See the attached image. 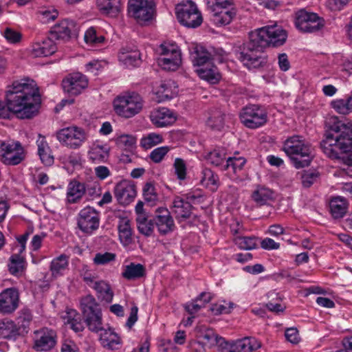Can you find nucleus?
<instances>
[{
    "label": "nucleus",
    "instance_id": "f257e3e1",
    "mask_svg": "<svg viewBox=\"0 0 352 352\" xmlns=\"http://www.w3.org/2000/svg\"><path fill=\"white\" fill-rule=\"evenodd\" d=\"M287 38V32L276 24L259 28L251 32L250 41L240 47L237 58L249 69L263 67L267 63L263 50L270 46H281Z\"/></svg>",
    "mask_w": 352,
    "mask_h": 352
},
{
    "label": "nucleus",
    "instance_id": "f03ea898",
    "mask_svg": "<svg viewBox=\"0 0 352 352\" xmlns=\"http://www.w3.org/2000/svg\"><path fill=\"white\" fill-rule=\"evenodd\" d=\"M325 126L327 131L320 148L328 157L341 160L352 170V121L330 116Z\"/></svg>",
    "mask_w": 352,
    "mask_h": 352
},
{
    "label": "nucleus",
    "instance_id": "7ed1b4c3",
    "mask_svg": "<svg viewBox=\"0 0 352 352\" xmlns=\"http://www.w3.org/2000/svg\"><path fill=\"white\" fill-rule=\"evenodd\" d=\"M5 100L14 115L20 119H30L38 111L40 95L33 83L14 82L6 91Z\"/></svg>",
    "mask_w": 352,
    "mask_h": 352
},
{
    "label": "nucleus",
    "instance_id": "20e7f679",
    "mask_svg": "<svg viewBox=\"0 0 352 352\" xmlns=\"http://www.w3.org/2000/svg\"><path fill=\"white\" fill-rule=\"evenodd\" d=\"M283 150L290 158L296 168L309 166L311 157V146L303 136L294 135L283 143Z\"/></svg>",
    "mask_w": 352,
    "mask_h": 352
},
{
    "label": "nucleus",
    "instance_id": "39448f33",
    "mask_svg": "<svg viewBox=\"0 0 352 352\" xmlns=\"http://www.w3.org/2000/svg\"><path fill=\"white\" fill-rule=\"evenodd\" d=\"M144 101L137 92L128 91L118 96L113 100L115 112L124 118H130L141 112Z\"/></svg>",
    "mask_w": 352,
    "mask_h": 352
},
{
    "label": "nucleus",
    "instance_id": "423d86ee",
    "mask_svg": "<svg viewBox=\"0 0 352 352\" xmlns=\"http://www.w3.org/2000/svg\"><path fill=\"white\" fill-rule=\"evenodd\" d=\"M80 309L89 331L98 333L103 330L102 314L100 305L92 295H87L80 300Z\"/></svg>",
    "mask_w": 352,
    "mask_h": 352
},
{
    "label": "nucleus",
    "instance_id": "0eeeda50",
    "mask_svg": "<svg viewBox=\"0 0 352 352\" xmlns=\"http://www.w3.org/2000/svg\"><path fill=\"white\" fill-rule=\"evenodd\" d=\"M179 23L188 28H197L203 22V17L197 5L191 0L183 1L175 7Z\"/></svg>",
    "mask_w": 352,
    "mask_h": 352
},
{
    "label": "nucleus",
    "instance_id": "6e6552de",
    "mask_svg": "<svg viewBox=\"0 0 352 352\" xmlns=\"http://www.w3.org/2000/svg\"><path fill=\"white\" fill-rule=\"evenodd\" d=\"M160 56L157 63L163 69L177 70L182 63L181 52L177 45L170 43L161 44L157 50Z\"/></svg>",
    "mask_w": 352,
    "mask_h": 352
},
{
    "label": "nucleus",
    "instance_id": "1a4fd4ad",
    "mask_svg": "<svg viewBox=\"0 0 352 352\" xmlns=\"http://www.w3.org/2000/svg\"><path fill=\"white\" fill-rule=\"evenodd\" d=\"M241 122L247 128L256 129L267 122L266 109L258 104H249L243 107L239 113Z\"/></svg>",
    "mask_w": 352,
    "mask_h": 352
},
{
    "label": "nucleus",
    "instance_id": "9d476101",
    "mask_svg": "<svg viewBox=\"0 0 352 352\" xmlns=\"http://www.w3.org/2000/svg\"><path fill=\"white\" fill-rule=\"evenodd\" d=\"M56 138L63 146L71 149H78L87 141L88 135L84 129L71 126L58 131Z\"/></svg>",
    "mask_w": 352,
    "mask_h": 352
},
{
    "label": "nucleus",
    "instance_id": "9b49d317",
    "mask_svg": "<svg viewBox=\"0 0 352 352\" xmlns=\"http://www.w3.org/2000/svg\"><path fill=\"white\" fill-rule=\"evenodd\" d=\"M296 27L303 32H315L324 25V21L316 13L308 12L305 9L296 12Z\"/></svg>",
    "mask_w": 352,
    "mask_h": 352
},
{
    "label": "nucleus",
    "instance_id": "f8f14e48",
    "mask_svg": "<svg viewBox=\"0 0 352 352\" xmlns=\"http://www.w3.org/2000/svg\"><path fill=\"white\" fill-rule=\"evenodd\" d=\"M153 0H129L128 13L138 23L148 21L154 14Z\"/></svg>",
    "mask_w": 352,
    "mask_h": 352
},
{
    "label": "nucleus",
    "instance_id": "ddd939ff",
    "mask_svg": "<svg viewBox=\"0 0 352 352\" xmlns=\"http://www.w3.org/2000/svg\"><path fill=\"white\" fill-rule=\"evenodd\" d=\"M77 222L80 230L87 234H91L99 227L100 214L94 208L87 206L79 212Z\"/></svg>",
    "mask_w": 352,
    "mask_h": 352
},
{
    "label": "nucleus",
    "instance_id": "4468645a",
    "mask_svg": "<svg viewBox=\"0 0 352 352\" xmlns=\"http://www.w3.org/2000/svg\"><path fill=\"white\" fill-rule=\"evenodd\" d=\"M1 148L3 153L1 155V160L6 165H18L25 158L24 148L19 142L10 144L3 143Z\"/></svg>",
    "mask_w": 352,
    "mask_h": 352
},
{
    "label": "nucleus",
    "instance_id": "2eb2a0df",
    "mask_svg": "<svg viewBox=\"0 0 352 352\" xmlns=\"http://www.w3.org/2000/svg\"><path fill=\"white\" fill-rule=\"evenodd\" d=\"M88 84L87 76L80 72L69 74L62 81L63 90L70 96L80 94L88 87Z\"/></svg>",
    "mask_w": 352,
    "mask_h": 352
},
{
    "label": "nucleus",
    "instance_id": "dca6fc26",
    "mask_svg": "<svg viewBox=\"0 0 352 352\" xmlns=\"http://www.w3.org/2000/svg\"><path fill=\"white\" fill-rule=\"evenodd\" d=\"M57 336L54 330L42 328L34 331L33 349L36 351H47L56 344Z\"/></svg>",
    "mask_w": 352,
    "mask_h": 352
},
{
    "label": "nucleus",
    "instance_id": "f3484780",
    "mask_svg": "<svg viewBox=\"0 0 352 352\" xmlns=\"http://www.w3.org/2000/svg\"><path fill=\"white\" fill-rule=\"evenodd\" d=\"M225 53L222 50L219 52L215 50L210 52L202 45H196L192 48L190 56L194 65L201 67L210 63L212 60H218L221 61Z\"/></svg>",
    "mask_w": 352,
    "mask_h": 352
},
{
    "label": "nucleus",
    "instance_id": "a211bd4d",
    "mask_svg": "<svg viewBox=\"0 0 352 352\" xmlns=\"http://www.w3.org/2000/svg\"><path fill=\"white\" fill-rule=\"evenodd\" d=\"M76 34V24L72 20L64 19L56 23L50 30L52 39L63 41H68Z\"/></svg>",
    "mask_w": 352,
    "mask_h": 352
},
{
    "label": "nucleus",
    "instance_id": "6ab92c4d",
    "mask_svg": "<svg viewBox=\"0 0 352 352\" xmlns=\"http://www.w3.org/2000/svg\"><path fill=\"white\" fill-rule=\"evenodd\" d=\"M136 194L135 185L129 180H122L114 188L115 197L122 205H128L132 202Z\"/></svg>",
    "mask_w": 352,
    "mask_h": 352
},
{
    "label": "nucleus",
    "instance_id": "aec40b11",
    "mask_svg": "<svg viewBox=\"0 0 352 352\" xmlns=\"http://www.w3.org/2000/svg\"><path fill=\"white\" fill-rule=\"evenodd\" d=\"M19 292L15 287L7 288L0 293V312L12 314L19 307Z\"/></svg>",
    "mask_w": 352,
    "mask_h": 352
},
{
    "label": "nucleus",
    "instance_id": "412c9836",
    "mask_svg": "<svg viewBox=\"0 0 352 352\" xmlns=\"http://www.w3.org/2000/svg\"><path fill=\"white\" fill-rule=\"evenodd\" d=\"M153 221L158 232L162 235H166L173 232L175 227L170 212L165 208L156 209Z\"/></svg>",
    "mask_w": 352,
    "mask_h": 352
},
{
    "label": "nucleus",
    "instance_id": "4be33fe9",
    "mask_svg": "<svg viewBox=\"0 0 352 352\" xmlns=\"http://www.w3.org/2000/svg\"><path fill=\"white\" fill-rule=\"evenodd\" d=\"M236 14L234 6L211 8L210 19L217 26L230 24Z\"/></svg>",
    "mask_w": 352,
    "mask_h": 352
},
{
    "label": "nucleus",
    "instance_id": "5701e85b",
    "mask_svg": "<svg viewBox=\"0 0 352 352\" xmlns=\"http://www.w3.org/2000/svg\"><path fill=\"white\" fill-rule=\"evenodd\" d=\"M149 118L152 124L157 128L170 126L176 120L173 113L165 107L154 109L151 111Z\"/></svg>",
    "mask_w": 352,
    "mask_h": 352
},
{
    "label": "nucleus",
    "instance_id": "b1692460",
    "mask_svg": "<svg viewBox=\"0 0 352 352\" xmlns=\"http://www.w3.org/2000/svg\"><path fill=\"white\" fill-rule=\"evenodd\" d=\"M170 208L175 218L181 221L190 218L192 214V206L191 203L183 198L175 197Z\"/></svg>",
    "mask_w": 352,
    "mask_h": 352
},
{
    "label": "nucleus",
    "instance_id": "393cba45",
    "mask_svg": "<svg viewBox=\"0 0 352 352\" xmlns=\"http://www.w3.org/2000/svg\"><path fill=\"white\" fill-rule=\"evenodd\" d=\"M99 341L102 347L109 350H116L122 344L121 338L111 328L100 330Z\"/></svg>",
    "mask_w": 352,
    "mask_h": 352
},
{
    "label": "nucleus",
    "instance_id": "a878e982",
    "mask_svg": "<svg viewBox=\"0 0 352 352\" xmlns=\"http://www.w3.org/2000/svg\"><path fill=\"white\" fill-rule=\"evenodd\" d=\"M62 318L65 324L76 333H80L85 329L84 319L82 315L76 309L67 308Z\"/></svg>",
    "mask_w": 352,
    "mask_h": 352
},
{
    "label": "nucleus",
    "instance_id": "bb28decb",
    "mask_svg": "<svg viewBox=\"0 0 352 352\" xmlns=\"http://www.w3.org/2000/svg\"><path fill=\"white\" fill-rule=\"evenodd\" d=\"M56 46L51 38L32 45L31 54L34 57L48 56L56 51Z\"/></svg>",
    "mask_w": 352,
    "mask_h": 352
},
{
    "label": "nucleus",
    "instance_id": "cd10ccee",
    "mask_svg": "<svg viewBox=\"0 0 352 352\" xmlns=\"http://www.w3.org/2000/svg\"><path fill=\"white\" fill-rule=\"evenodd\" d=\"M349 202L342 197H333L330 199L329 208L331 217L334 219H340L346 214Z\"/></svg>",
    "mask_w": 352,
    "mask_h": 352
},
{
    "label": "nucleus",
    "instance_id": "c85d7f7f",
    "mask_svg": "<svg viewBox=\"0 0 352 352\" xmlns=\"http://www.w3.org/2000/svg\"><path fill=\"white\" fill-rule=\"evenodd\" d=\"M86 194L85 184L76 179L72 180L67 186V200L69 204L78 202Z\"/></svg>",
    "mask_w": 352,
    "mask_h": 352
},
{
    "label": "nucleus",
    "instance_id": "c756f323",
    "mask_svg": "<svg viewBox=\"0 0 352 352\" xmlns=\"http://www.w3.org/2000/svg\"><path fill=\"white\" fill-rule=\"evenodd\" d=\"M20 336L23 335L12 320H3L0 322V338L16 340Z\"/></svg>",
    "mask_w": 352,
    "mask_h": 352
},
{
    "label": "nucleus",
    "instance_id": "7c9ffc66",
    "mask_svg": "<svg viewBox=\"0 0 352 352\" xmlns=\"http://www.w3.org/2000/svg\"><path fill=\"white\" fill-rule=\"evenodd\" d=\"M69 260V256L65 254L53 258L50 265L52 276L54 278L63 276L68 270Z\"/></svg>",
    "mask_w": 352,
    "mask_h": 352
},
{
    "label": "nucleus",
    "instance_id": "2f4dec72",
    "mask_svg": "<svg viewBox=\"0 0 352 352\" xmlns=\"http://www.w3.org/2000/svg\"><path fill=\"white\" fill-rule=\"evenodd\" d=\"M251 197L256 205L261 206L274 200V192L269 188L258 186L252 192Z\"/></svg>",
    "mask_w": 352,
    "mask_h": 352
},
{
    "label": "nucleus",
    "instance_id": "473e14b6",
    "mask_svg": "<svg viewBox=\"0 0 352 352\" xmlns=\"http://www.w3.org/2000/svg\"><path fill=\"white\" fill-rule=\"evenodd\" d=\"M36 144L38 146V155L42 163L46 166L53 164L54 158L45 137L39 135L38 139L36 140Z\"/></svg>",
    "mask_w": 352,
    "mask_h": 352
},
{
    "label": "nucleus",
    "instance_id": "72a5a7b5",
    "mask_svg": "<svg viewBox=\"0 0 352 352\" xmlns=\"http://www.w3.org/2000/svg\"><path fill=\"white\" fill-rule=\"evenodd\" d=\"M226 115L221 109L213 108L210 111L207 125L210 129L221 131L225 124Z\"/></svg>",
    "mask_w": 352,
    "mask_h": 352
},
{
    "label": "nucleus",
    "instance_id": "f704fd0d",
    "mask_svg": "<svg viewBox=\"0 0 352 352\" xmlns=\"http://www.w3.org/2000/svg\"><path fill=\"white\" fill-rule=\"evenodd\" d=\"M232 346L236 352H253L259 349L261 344L255 338L246 337L236 340Z\"/></svg>",
    "mask_w": 352,
    "mask_h": 352
},
{
    "label": "nucleus",
    "instance_id": "c9c22d12",
    "mask_svg": "<svg viewBox=\"0 0 352 352\" xmlns=\"http://www.w3.org/2000/svg\"><path fill=\"white\" fill-rule=\"evenodd\" d=\"M118 230L121 243L124 246L131 243L133 231L130 220L127 218L120 219L118 222Z\"/></svg>",
    "mask_w": 352,
    "mask_h": 352
},
{
    "label": "nucleus",
    "instance_id": "e433bc0d",
    "mask_svg": "<svg viewBox=\"0 0 352 352\" xmlns=\"http://www.w3.org/2000/svg\"><path fill=\"white\" fill-rule=\"evenodd\" d=\"M197 72L201 78L210 83H217L221 78L217 67L211 63L201 66L199 69H197Z\"/></svg>",
    "mask_w": 352,
    "mask_h": 352
},
{
    "label": "nucleus",
    "instance_id": "4c0bfd02",
    "mask_svg": "<svg viewBox=\"0 0 352 352\" xmlns=\"http://www.w3.org/2000/svg\"><path fill=\"white\" fill-rule=\"evenodd\" d=\"M109 155V148L107 144L94 143L89 151V159L94 163L105 162Z\"/></svg>",
    "mask_w": 352,
    "mask_h": 352
},
{
    "label": "nucleus",
    "instance_id": "58836bf2",
    "mask_svg": "<svg viewBox=\"0 0 352 352\" xmlns=\"http://www.w3.org/2000/svg\"><path fill=\"white\" fill-rule=\"evenodd\" d=\"M90 287L97 292L98 297L101 298L102 300L108 303L113 300V292L110 285L105 280H96Z\"/></svg>",
    "mask_w": 352,
    "mask_h": 352
},
{
    "label": "nucleus",
    "instance_id": "ea45409f",
    "mask_svg": "<svg viewBox=\"0 0 352 352\" xmlns=\"http://www.w3.org/2000/svg\"><path fill=\"white\" fill-rule=\"evenodd\" d=\"M246 160L243 157H229L223 165V170L228 171V173H232L236 177H239L243 170Z\"/></svg>",
    "mask_w": 352,
    "mask_h": 352
},
{
    "label": "nucleus",
    "instance_id": "a19ab883",
    "mask_svg": "<svg viewBox=\"0 0 352 352\" xmlns=\"http://www.w3.org/2000/svg\"><path fill=\"white\" fill-rule=\"evenodd\" d=\"M99 10L111 16H116L121 10V0H97Z\"/></svg>",
    "mask_w": 352,
    "mask_h": 352
},
{
    "label": "nucleus",
    "instance_id": "79ce46f5",
    "mask_svg": "<svg viewBox=\"0 0 352 352\" xmlns=\"http://www.w3.org/2000/svg\"><path fill=\"white\" fill-rule=\"evenodd\" d=\"M122 277L126 280H135L146 276L145 267L140 264L131 263L124 267V270L122 273Z\"/></svg>",
    "mask_w": 352,
    "mask_h": 352
},
{
    "label": "nucleus",
    "instance_id": "37998d69",
    "mask_svg": "<svg viewBox=\"0 0 352 352\" xmlns=\"http://www.w3.org/2000/svg\"><path fill=\"white\" fill-rule=\"evenodd\" d=\"M201 184L211 191H216L219 184V177L212 170L204 168L201 172Z\"/></svg>",
    "mask_w": 352,
    "mask_h": 352
},
{
    "label": "nucleus",
    "instance_id": "c03bdc74",
    "mask_svg": "<svg viewBox=\"0 0 352 352\" xmlns=\"http://www.w3.org/2000/svg\"><path fill=\"white\" fill-rule=\"evenodd\" d=\"M21 254L16 252L10 258L9 271L15 276L21 274L25 268V258Z\"/></svg>",
    "mask_w": 352,
    "mask_h": 352
},
{
    "label": "nucleus",
    "instance_id": "a18cd8bd",
    "mask_svg": "<svg viewBox=\"0 0 352 352\" xmlns=\"http://www.w3.org/2000/svg\"><path fill=\"white\" fill-rule=\"evenodd\" d=\"M331 105L340 114H349L352 112V93L346 99L333 100Z\"/></svg>",
    "mask_w": 352,
    "mask_h": 352
},
{
    "label": "nucleus",
    "instance_id": "49530a36",
    "mask_svg": "<svg viewBox=\"0 0 352 352\" xmlns=\"http://www.w3.org/2000/svg\"><path fill=\"white\" fill-rule=\"evenodd\" d=\"M19 315L17 318L18 327L24 336L28 333L30 323L32 320V314L29 309L24 308L19 311Z\"/></svg>",
    "mask_w": 352,
    "mask_h": 352
},
{
    "label": "nucleus",
    "instance_id": "de8ad7c7",
    "mask_svg": "<svg viewBox=\"0 0 352 352\" xmlns=\"http://www.w3.org/2000/svg\"><path fill=\"white\" fill-rule=\"evenodd\" d=\"M138 229L139 232L147 236L152 235L154 230L153 219L148 220L144 215H140L136 219Z\"/></svg>",
    "mask_w": 352,
    "mask_h": 352
},
{
    "label": "nucleus",
    "instance_id": "09e8293b",
    "mask_svg": "<svg viewBox=\"0 0 352 352\" xmlns=\"http://www.w3.org/2000/svg\"><path fill=\"white\" fill-rule=\"evenodd\" d=\"M233 242L241 250H252L257 245L254 236H236L233 238Z\"/></svg>",
    "mask_w": 352,
    "mask_h": 352
},
{
    "label": "nucleus",
    "instance_id": "8fccbe9b",
    "mask_svg": "<svg viewBox=\"0 0 352 352\" xmlns=\"http://www.w3.org/2000/svg\"><path fill=\"white\" fill-rule=\"evenodd\" d=\"M144 199L149 206H153L158 200V195L156 192L154 184L151 182H147L142 189Z\"/></svg>",
    "mask_w": 352,
    "mask_h": 352
},
{
    "label": "nucleus",
    "instance_id": "3c124183",
    "mask_svg": "<svg viewBox=\"0 0 352 352\" xmlns=\"http://www.w3.org/2000/svg\"><path fill=\"white\" fill-rule=\"evenodd\" d=\"M163 142L160 134L151 133L140 140V146L145 149L151 148Z\"/></svg>",
    "mask_w": 352,
    "mask_h": 352
},
{
    "label": "nucleus",
    "instance_id": "603ef678",
    "mask_svg": "<svg viewBox=\"0 0 352 352\" xmlns=\"http://www.w3.org/2000/svg\"><path fill=\"white\" fill-rule=\"evenodd\" d=\"M85 41L87 44L96 45L102 43L104 41V37L102 35H98L96 28L91 27L85 33Z\"/></svg>",
    "mask_w": 352,
    "mask_h": 352
},
{
    "label": "nucleus",
    "instance_id": "864d4df0",
    "mask_svg": "<svg viewBox=\"0 0 352 352\" xmlns=\"http://www.w3.org/2000/svg\"><path fill=\"white\" fill-rule=\"evenodd\" d=\"M320 177V173L316 170H306L301 176L302 184L305 188H309L316 182Z\"/></svg>",
    "mask_w": 352,
    "mask_h": 352
},
{
    "label": "nucleus",
    "instance_id": "5fc2aeb1",
    "mask_svg": "<svg viewBox=\"0 0 352 352\" xmlns=\"http://www.w3.org/2000/svg\"><path fill=\"white\" fill-rule=\"evenodd\" d=\"M120 59L124 62L126 67H137L140 63V55L138 52L123 54Z\"/></svg>",
    "mask_w": 352,
    "mask_h": 352
},
{
    "label": "nucleus",
    "instance_id": "6e6d98bb",
    "mask_svg": "<svg viewBox=\"0 0 352 352\" xmlns=\"http://www.w3.org/2000/svg\"><path fill=\"white\" fill-rule=\"evenodd\" d=\"M135 142V138L130 135H122L116 139L117 145L124 150L133 148Z\"/></svg>",
    "mask_w": 352,
    "mask_h": 352
},
{
    "label": "nucleus",
    "instance_id": "4d7b16f0",
    "mask_svg": "<svg viewBox=\"0 0 352 352\" xmlns=\"http://www.w3.org/2000/svg\"><path fill=\"white\" fill-rule=\"evenodd\" d=\"M173 167L177 179L179 180L185 179L187 174V167L184 160L182 158H176L173 164Z\"/></svg>",
    "mask_w": 352,
    "mask_h": 352
},
{
    "label": "nucleus",
    "instance_id": "13d9d810",
    "mask_svg": "<svg viewBox=\"0 0 352 352\" xmlns=\"http://www.w3.org/2000/svg\"><path fill=\"white\" fill-rule=\"evenodd\" d=\"M116 254L111 252L97 253L94 259V263L97 265H103L115 261Z\"/></svg>",
    "mask_w": 352,
    "mask_h": 352
},
{
    "label": "nucleus",
    "instance_id": "bf43d9fd",
    "mask_svg": "<svg viewBox=\"0 0 352 352\" xmlns=\"http://www.w3.org/2000/svg\"><path fill=\"white\" fill-rule=\"evenodd\" d=\"M226 158V153L221 150L215 149L208 155V160L212 164L219 166L221 165Z\"/></svg>",
    "mask_w": 352,
    "mask_h": 352
},
{
    "label": "nucleus",
    "instance_id": "052dcab7",
    "mask_svg": "<svg viewBox=\"0 0 352 352\" xmlns=\"http://www.w3.org/2000/svg\"><path fill=\"white\" fill-rule=\"evenodd\" d=\"M58 16V12L56 10L43 9L38 11V17L39 20L43 23H48L50 21H54Z\"/></svg>",
    "mask_w": 352,
    "mask_h": 352
},
{
    "label": "nucleus",
    "instance_id": "680f3d73",
    "mask_svg": "<svg viewBox=\"0 0 352 352\" xmlns=\"http://www.w3.org/2000/svg\"><path fill=\"white\" fill-rule=\"evenodd\" d=\"M169 151L170 148L168 146L157 147L151 151L150 158L153 162L159 163L163 160Z\"/></svg>",
    "mask_w": 352,
    "mask_h": 352
},
{
    "label": "nucleus",
    "instance_id": "e2e57ef3",
    "mask_svg": "<svg viewBox=\"0 0 352 352\" xmlns=\"http://www.w3.org/2000/svg\"><path fill=\"white\" fill-rule=\"evenodd\" d=\"M80 276L82 277L83 281L89 286L91 287V285L96 280L95 274L91 273L89 267L87 265H83L81 270H80Z\"/></svg>",
    "mask_w": 352,
    "mask_h": 352
},
{
    "label": "nucleus",
    "instance_id": "0e129e2a",
    "mask_svg": "<svg viewBox=\"0 0 352 352\" xmlns=\"http://www.w3.org/2000/svg\"><path fill=\"white\" fill-rule=\"evenodd\" d=\"M285 336L287 340L292 344H298L300 340L298 329L294 327L287 329Z\"/></svg>",
    "mask_w": 352,
    "mask_h": 352
},
{
    "label": "nucleus",
    "instance_id": "69168bd1",
    "mask_svg": "<svg viewBox=\"0 0 352 352\" xmlns=\"http://www.w3.org/2000/svg\"><path fill=\"white\" fill-rule=\"evenodd\" d=\"M30 234V232L26 231L22 235L18 236L16 240L19 244L13 250L18 252L19 254H22L25 250L26 241Z\"/></svg>",
    "mask_w": 352,
    "mask_h": 352
},
{
    "label": "nucleus",
    "instance_id": "338daca9",
    "mask_svg": "<svg viewBox=\"0 0 352 352\" xmlns=\"http://www.w3.org/2000/svg\"><path fill=\"white\" fill-rule=\"evenodd\" d=\"M14 115L12 109L10 107V104L7 101L4 102L0 100V118L9 119Z\"/></svg>",
    "mask_w": 352,
    "mask_h": 352
},
{
    "label": "nucleus",
    "instance_id": "774afa93",
    "mask_svg": "<svg viewBox=\"0 0 352 352\" xmlns=\"http://www.w3.org/2000/svg\"><path fill=\"white\" fill-rule=\"evenodd\" d=\"M4 37L8 41L14 43L20 41L21 34L11 28H7L4 31Z\"/></svg>",
    "mask_w": 352,
    "mask_h": 352
}]
</instances>
